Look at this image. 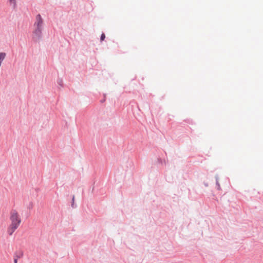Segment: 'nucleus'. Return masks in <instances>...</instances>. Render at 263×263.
Here are the masks:
<instances>
[{"label":"nucleus","instance_id":"39448f33","mask_svg":"<svg viewBox=\"0 0 263 263\" xmlns=\"http://www.w3.org/2000/svg\"><path fill=\"white\" fill-rule=\"evenodd\" d=\"M5 53H1V60L3 59L5 57Z\"/></svg>","mask_w":263,"mask_h":263},{"label":"nucleus","instance_id":"0eeeda50","mask_svg":"<svg viewBox=\"0 0 263 263\" xmlns=\"http://www.w3.org/2000/svg\"><path fill=\"white\" fill-rule=\"evenodd\" d=\"M14 263H17V259H14Z\"/></svg>","mask_w":263,"mask_h":263},{"label":"nucleus","instance_id":"6e6552de","mask_svg":"<svg viewBox=\"0 0 263 263\" xmlns=\"http://www.w3.org/2000/svg\"><path fill=\"white\" fill-rule=\"evenodd\" d=\"M72 201H74V197H73Z\"/></svg>","mask_w":263,"mask_h":263},{"label":"nucleus","instance_id":"7ed1b4c3","mask_svg":"<svg viewBox=\"0 0 263 263\" xmlns=\"http://www.w3.org/2000/svg\"><path fill=\"white\" fill-rule=\"evenodd\" d=\"M42 28L35 27L33 32V38L35 40H39L42 34Z\"/></svg>","mask_w":263,"mask_h":263},{"label":"nucleus","instance_id":"20e7f679","mask_svg":"<svg viewBox=\"0 0 263 263\" xmlns=\"http://www.w3.org/2000/svg\"><path fill=\"white\" fill-rule=\"evenodd\" d=\"M105 38V35L104 33H102L101 36V41H103Z\"/></svg>","mask_w":263,"mask_h":263},{"label":"nucleus","instance_id":"f257e3e1","mask_svg":"<svg viewBox=\"0 0 263 263\" xmlns=\"http://www.w3.org/2000/svg\"><path fill=\"white\" fill-rule=\"evenodd\" d=\"M10 220L11 223L7 230L8 235L11 236L15 231L18 228L21 223V218L16 210H12L10 212Z\"/></svg>","mask_w":263,"mask_h":263},{"label":"nucleus","instance_id":"423d86ee","mask_svg":"<svg viewBox=\"0 0 263 263\" xmlns=\"http://www.w3.org/2000/svg\"><path fill=\"white\" fill-rule=\"evenodd\" d=\"M13 1L14 5H15V0H11V2H13Z\"/></svg>","mask_w":263,"mask_h":263},{"label":"nucleus","instance_id":"f03ea898","mask_svg":"<svg viewBox=\"0 0 263 263\" xmlns=\"http://www.w3.org/2000/svg\"><path fill=\"white\" fill-rule=\"evenodd\" d=\"M43 24V20L40 14H37L35 18V22L34 23V26L35 27L42 28Z\"/></svg>","mask_w":263,"mask_h":263}]
</instances>
